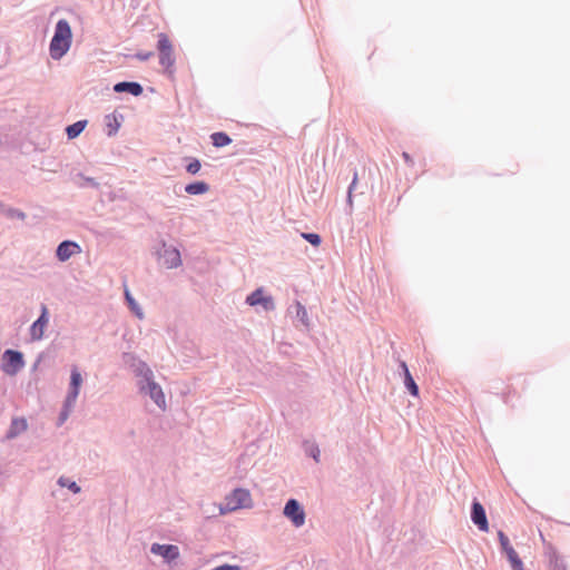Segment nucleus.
I'll return each mask as SVG.
<instances>
[{
	"label": "nucleus",
	"instance_id": "2f4dec72",
	"mask_svg": "<svg viewBox=\"0 0 570 570\" xmlns=\"http://www.w3.org/2000/svg\"><path fill=\"white\" fill-rule=\"evenodd\" d=\"M72 407L73 406H67V400L63 401L62 409L59 413V423L60 424H62L67 420Z\"/></svg>",
	"mask_w": 570,
	"mask_h": 570
},
{
	"label": "nucleus",
	"instance_id": "c9c22d12",
	"mask_svg": "<svg viewBox=\"0 0 570 570\" xmlns=\"http://www.w3.org/2000/svg\"><path fill=\"white\" fill-rule=\"evenodd\" d=\"M9 209V206H7L6 204H3L2 202H0V214L2 215H7V210Z\"/></svg>",
	"mask_w": 570,
	"mask_h": 570
},
{
	"label": "nucleus",
	"instance_id": "4be33fe9",
	"mask_svg": "<svg viewBox=\"0 0 570 570\" xmlns=\"http://www.w3.org/2000/svg\"><path fill=\"white\" fill-rule=\"evenodd\" d=\"M210 186L206 181L197 180L185 186V191L189 195H204L209 190Z\"/></svg>",
	"mask_w": 570,
	"mask_h": 570
},
{
	"label": "nucleus",
	"instance_id": "cd10ccee",
	"mask_svg": "<svg viewBox=\"0 0 570 570\" xmlns=\"http://www.w3.org/2000/svg\"><path fill=\"white\" fill-rule=\"evenodd\" d=\"M305 453L312 458L315 462H320L321 451L316 443H306Z\"/></svg>",
	"mask_w": 570,
	"mask_h": 570
},
{
	"label": "nucleus",
	"instance_id": "f704fd0d",
	"mask_svg": "<svg viewBox=\"0 0 570 570\" xmlns=\"http://www.w3.org/2000/svg\"><path fill=\"white\" fill-rule=\"evenodd\" d=\"M402 157H403L404 161H405L407 165H411V166H412V165L414 164V161H413L412 157H411V156H410V154H407L406 151H404V153L402 154Z\"/></svg>",
	"mask_w": 570,
	"mask_h": 570
},
{
	"label": "nucleus",
	"instance_id": "f8f14e48",
	"mask_svg": "<svg viewBox=\"0 0 570 570\" xmlns=\"http://www.w3.org/2000/svg\"><path fill=\"white\" fill-rule=\"evenodd\" d=\"M471 520L480 531L487 532L489 530V522L485 509L478 499H473L471 504Z\"/></svg>",
	"mask_w": 570,
	"mask_h": 570
},
{
	"label": "nucleus",
	"instance_id": "f3484780",
	"mask_svg": "<svg viewBox=\"0 0 570 570\" xmlns=\"http://www.w3.org/2000/svg\"><path fill=\"white\" fill-rule=\"evenodd\" d=\"M400 373L403 375L404 386L409 391L412 396H419L420 390L417 384L415 383L407 364L404 361H400L399 364Z\"/></svg>",
	"mask_w": 570,
	"mask_h": 570
},
{
	"label": "nucleus",
	"instance_id": "b1692460",
	"mask_svg": "<svg viewBox=\"0 0 570 570\" xmlns=\"http://www.w3.org/2000/svg\"><path fill=\"white\" fill-rule=\"evenodd\" d=\"M125 301L127 303V306L132 312V314L138 317L139 320L144 318V312L140 305L136 302L134 296L130 294V292L126 288L125 289Z\"/></svg>",
	"mask_w": 570,
	"mask_h": 570
},
{
	"label": "nucleus",
	"instance_id": "9b49d317",
	"mask_svg": "<svg viewBox=\"0 0 570 570\" xmlns=\"http://www.w3.org/2000/svg\"><path fill=\"white\" fill-rule=\"evenodd\" d=\"M144 386H145V390L139 391V392L141 394L148 395L159 409L165 410V407H166L165 394L163 392L161 386L155 382L154 377H151L150 381H146L144 383Z\"/></svg>",
	"mask_w": 570,
	"mask_h": 570
},
{
	"label": "nucleus",
	"instance_id": "423d86ee",
	"mask_svg": "<svg viewBox=\"0 0 570 570\" xmlns=\"http://www.w3.org/2000/svg\"><path fill=\"white\" fill-rule=\"evenodd\" d=\"M157 49L159 51V63L165 67V69L171 73L170 69L175 63V58L173 57V46L170 40L165 33H159Z\"/></svg>",
	"mask_w": 570,
	"mask_h": 570
},
{
	"label": "nucleus",
	"instance_id": "7c9ffc66",
	"mask_svg": "<svg viewBox=\"0 0 570 570\" xmlns=\"http://www.w3.org/2000/svg\"><path fill=\"white\" fill-rule=\"evenodd\" d=\"M6 217L11 218V219L24 220L27 215L24 212H22L18 208L9 207V209L7 210Z\"/></svg>",
	"mask_w": 570,
	"mask_h": 570
},
{
	"label": "nucleus",
	"instance_id": "6e6552de",
	"mask_svg": "<svg viewBox=\"0 0 570 570\" xmlns=\"http://www.w3.org/2000/svg\"><path fill=\"white\" fill-rule=\"evenodd\" d=\"M498 538H499L501 550H502V552L505 553V556L511 564L512 570H523V562L520 559L517 551L511 546L508 535L503 531H499Z\"/></svg>",
	"mask_w": 570,
	"mask_h": 570
},
{
	"label": "nucleus",
	"instance_id": "f257e3e1",
	"mask_svg": "<svg viewBox=\"0 0 570 570\" xmlns=\"http://www.w3.org/2000/svg\"><path fill=\"white\" fill-rule=\"evenodd\" d=\"M72 43V30L66 19L56 23L53 36L49 43L50 57L53 60L61 59L70 49Z\"/></svg>",
	"mask_w": 570,
	"mask_h": 570
},
{
	"label": "nucleus",
	"instance_id": "412c9836",
	"mask_svg": "<svg viewBox=\"0 0 570 570\" xmlns=\"http://www.w3.org/2000/svg\"><path fill=\"white\" fill-rule=\"evenodd\" d=\"M88 121L86 119L78 120L71 125H68L65 129L67 138L72 140L77 138L86 128Z\"/></svg>",
	"mask_w": 570,
	"mask_h": 570
},
{
	"label": "nucleus",
	"instance_id": "9d476101",
	"mask_svg": "<svg viewBox=\"0 0 570 570\" xmlns=\"http://www.w3.org/2000/svg\"><path fill=\"white\" fill-rule=\"evenodd\" d=\"M49 323V311L47 305L41 304L40 315L30 326L31 341H40L43 337V331Z\"/></svg>",
	"mask_w": 570,
	"mask_h": 570
},
{
	"label": "nucleus",
	"instance_id": "0eeeda50",
	"mask_svg": "<svg viewBox=\"0 0 570 570\" xmlns=\"http://www.w3.org/2000/svg\"><path fill=\"white\" fill-rule=\"evenodd\" d=\"M283 513L296 528L305 523L304 508L296 499H288L286 501Z\"/></svg>",
	"mask_w": 570,
	"mask_h": 570
},
{
	"label": "nucleus",
	"instance_id": "39448f33",
	"mask_svg": "<svg viewBox=\"0 0 570 570\" xmlns=\"http://www.w3.org/2000/svg\"><path fill=\"white\" fill-rule=\"evenodd\" d=\"M226 508L222 509L223 513L225 512V510L235 511L242 508L250 507L252 498L248 490L237 488L233 490V492L229 495L226 497Z\"/></svg>",
	"mask_w": 570,
	"mask_h": 570
},
{
	"label": "nucleus",
	"instance_id": "393cba45",
	"mask_svg": "<svg viewBox=\"0 0 570 570\" xmlns=\"http://www.w3.org/2000/svg\"><path fill=\"white\" fill-rule=\"evenodd\" d=\"M212 145L216 148H223L232 142V138L224 131H216L210 135Z\"/></svg>",
	"mask_w": 570,
	"mask_h": 570
},
{
	"label": "nucleus",
	"instance_id": "aec40b11",
	"mask_svg": "<svg viewBox=\"0 0 570 570\" xmlns=\"http://www.w3.org/2000/svg\"><path fill=\"white\" fill-rule=\"evenodd\" d=\"M548 557V570H568V566L564 561V558L560 556L556 550H551Z\"/></svg>",
	"mask_w": 570,
	"mask_h": 570
},
{
	"label": "nucleus",
	"instance_id": "dca6fc26",
	"mask_svg": "<svg viewBox=\"0 0 570 570\" xmlns=\"http://www.w3.org/2000/svg\"><path fill=\"white\" fill-rule=\"evenodd\" d=\"M28 430V422L23 416L13 417L6 432V440H14Z\"/></svg>",
	"mask_w": 570,
	"mask_h": 570
},
{
	"label": "nucleus",
	"instance_id": "473e14b6",
	"mask_svg": "<svg viewBox=\"0 0 570 570\" xmlns=\"http://www.w3.org/2000/svg\"><path fill=\"white\" fill-rule=\"evenodd\" d=\"M154 56L153 51H138L135 57L140 61H147Z\"/></svg>",
	"mask_w": 570,
	"mask_h": 570
},
{
	"label": "nucleus",
	"instance_id": "5701e85b",
	"mask_svg": "<svg viewBox=\"0 0 570 570\" xmlns=\"http://www.w3.org/2000/svg\"><path fill=\"white\" fill-rule=\"evenodd\" d=\"M105 122L107 127L106 134L108 137L115 136L121 126L120 120L118 119V116L115 112L107 115L105 117Z\"/></svg>",
	"mask_w": 570,
	"mask_h": 570
},
{
	"label": "nucleus",
	"instance_id": "f03ea898",
	"mask_svg": "<svg viewBox=\"0 0 570 570\" xmlns=\"http://www.w3.org/2000/svg\"><path fill=\"white\" fill-rule=\"evenodd\" d=\"M124 361L130 367L135 376L138 377L137 384L139 391H144V383L146 381H150V379L154 377L153 370L145 361L140 360L139 357L131 353H125Z\"/></svg>",
	"mask_w": 570,
	"mask_h": 570
},
{
	"label": "nucleus",
	"instance_id": "72a5a7b5",
	"mask_svg": "<svg viewBox=\"0 0 570 570\" xmlns=\"http://www.w3.org/2000/svg\"><path fill=\"white\" fill-rule=\"evenodd\" d=\"M356 184H357V171L355 170V171H354V175H353V179H352V181H351V184H350V186H348V188H347V193H348V194H352V193H353V190H354V189H355V187H356Z\"/></svg>",
	"mask_w": 570,
	"mask_h": 570
},
{
	"label": "nucleus",
	"instance_id": "bb28decb",
	"mask_svg": "<svg viewBox=\"0 0 570 570\" xmlns=\"http://www.w3.org/2000/svg\"><path fill=\"white\" fill-rule=\"evenodd\" d=\"M185 160L187 161L185 169L190 175H196L199 173L202 168V163L198 158L195 157H186Z\"/></svg>",
	"mask_w": 570,
	"mask_h": 570
},
{
	"label": "nucleus",
	"instance_id": "20e7f679",
	"mask_svg": "<svg viewBox=\"0 0 570 570\" xmlns=\"http://www.w3.org/2000/svg\"><path fill=\"white\" fill-rule=\"evenodd\" d=\"M24 357L22 352L8 348L2 354L1 370L7 375H16L24 367Z\"/></svg>",
	"mask_w": 570,
	"mask_h": 570
},
{
	"label": "nucleus",
	"instance_id": "1a4fd4ad",
	"mask_svg": "<svg viewBox=\"0 0 570 570\" xmlns=\"http://www.w3.org/2000/svg\"><path fill=\"white\" fill-rule=\"evenodd\" d=\"M82 375L77 366H72L70 371V382L67 395L65 400H67V406H75L77 397L80 392V387L82 385Z\"/></svg>",
	"mask_w": 570,
	"mask_h": 570
},
{
	"label": "nucleus",
	"instance_id": "4468645a",
	"mask_svg": "<svg viewBox=\"0 0 570 570\" xmlns=\"http://www.w3.org/2000/svg\"><path fill=\"white\" fill-rule=\"evenodd\" d=\"M246 304L249 306L262 305L265 311L274 309V301L272 296H265L262 287L256 288L246 297Z\"/></svg>",
	"mask_w": 570,
	"mask_h": 570
},
{
	"label": "nucleus",
	"instance_id": "c756f323",
	"mask_svg": "<svg viewBox=\"0 0 570 570\" xmlns=\"http://www.w3.org/2000/svg\"><path fill=\"white\" fill-rule=\"evenodd\" d=\"M77 176L82 179V183L79 184L80 187H87V186L92 187V188L99 187V183L96 181L95 178L87 177L81 173H78Z\"/></svg>",
	"mask_w": 570,
	"mask_h": 570
},
{
	"label": "nucleus",
	"instance_id": "c85d7f7f",
	"mask_svg": "<svg viewBox=\"0 0 570 570\" xmlns=\"http://www.w3.org/2000/svg\"><path fill=\"white\" fill-rule=\"evenodd\" d=\"M302 237L314 247L320 246L322 243V237L317 233H302Z\"/></svg>",
	"mask_w": 570,
	"mask_h": 570
},
{
	"label": "nucleus",
	"instance_id": "7ed1b4c3",
	"mask_svg": "<svg viewBox=\"0 0 570 570\" xmlns=\"http://www.w3.org/2000/svg\"><path fill=\"white\" fill-rule=\"evenodd\" d=\"M156 254L166 268H177L181 265L180 252L173 244H167L165 240H161L160 247L157 249Z\"/></svg>",
	"mask_w": 570,
	"mask_h": 570
},
{
	"label": "nucleus",
	"instance_id": "a878e982",
	"mask_svg": "<svg viewBox=\"0 0 570 570\" xmlns=\"http://www.w3.org/2000/svg\"><path fill=\"white\" fill-rule=\"evenodd\" d=\"M58 485H60L61 488H67L68 490H70L72 493L77 494L81 491V488L77 484L76 481L69 479V478H66V476H60L57 481Z\"/></svg>",
	"mask_w": 570,
	"mask_h": 570
},
{
	"label": "nucleus",
	"instance_id": "2eb2a0df",
	"mask_svg": "<svg viewBox=\"0 0 570 570\" xmlns=\"http://www.w3.org/2000/svg\"><path fill=\"white\" fill-rule=\"evenodd\" d=\"M150 552L160 556L167 563L173 562L179 557V549L174 544L153 543Z\"/></svg>",
	"mask_w": 570,
	"mask_h": 570
},
{
	"label": "nucleus",
	"instance_id": "e433bc0d",
	"mask_svg": "<svg viewBox=\"0 0 570 570\" xmlns=\"http://www.w3.org/2000/svg\"><path fill=\"white\" fill-rule=\"evenodd\" d=\"M346 203L350 206V209H352V207H353V196H352V194L347 193Z\"/></svg>",
	"mask_w": 570,
	"mask_h": 570
},
{
	"label": "nucleus",
	"instance_id": "6ab92c4d",
	"mask_svg": "<svg viewBox=\"0 0 570 570\" xmlns=\"http://www.w3.org/2000/svg\"><path fill=\"white\" fill-rule=\"evenodd\" d=\"M291 308L295 309L296 322H298L304 330L308 331L311 327V322L306 307L301 302L296 301Z\"/></svg>",
	"mask_w": 570,
	"mask_h": 570
},
{
	"label": "nucleus",
	"instance_id": "ddd939ff",
	"mask_svg": "<svg viewBox=\"0 0 570 570\" xmlns=\"http://www.w3.org/2000/svg\"><path fill=\"white\" fill-rule=\"evenodd\" d=\"M81 253V246L70 239L62 240L56 248V257L59 262L65 263L69 261L73 255Z\"/></svg>",
	"mask_w": 570,
	"mask_h": 570
},
{
	"label": "nucleus",
	"instance_id": "a211bd4d",
	"mask_svg": "<svg viewBox=\"0 0 570 570\" xmlns=\"http://www.w3.org/2000/svg\"><path fill=\"white\" fill-rule=\"evenodd\" d=\"M114 91L117 94H129L131 96L138 97L142 94L144 88L141 83L137 81H119L114 85Z\"/></svg>",
	"mask_w": 570,
	"mask_h": 570
}]
</instances>
